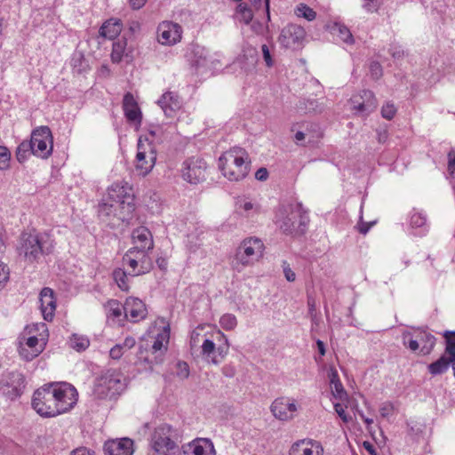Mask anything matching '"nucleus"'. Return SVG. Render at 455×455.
<instances>
[{
	"mask_svg": "<svg viewBox=\"0 0 455 455\" xmlns=\"http://www.w3.org/2000/svg\"><path fill=\"white\" fill-rule=\"evenodd\" d=\"M76 388L66 382L50 383L34 392L33 409L42 417L52 418L68 411L77 399Z\"/></svg>",
	"mask_w": 455,
	"mask_h": 455,
	"instance_id": "nucleus-1",
	"label": "nucleus"
},
{
	"mask_svg": "<svg viewBox=\"0 0 455 455\" xmlns=\"http://www.w3.org/2000/svg\"><path fill=\"white\" fill-rule=\"evenodd\" d=\"M174 129L172 124H153L150 125L148 135L139 138L135 158V168L139 175L146 176L152 171L157 156L155 142L162 143L169 140Z\"/></svg>",
	"mask_w": 455,
	"mask_h": 455,
	"instance_id": "nucleus-2",
	"label": "nucleus"
},
{
	"mask_svg": "<svg viewBox=\"0 0 455 455\" xmlns=\"http://www.w3.org/2000/svg\"><path fill=\"white\" fill-rule=\"evenodd\" d=\"M134 211L133 190L125 181L113 183L108 188V201L99 204L100 217L113 216L121 222H128Z\"/></svg>",
	"mask_w": 455,
	"mask_h": 455,
	"instance_id": "nucleus-3",
	"label": "nucleus"
},
{
	"mask_svg": "<svg viewBox=\"0 0 455 455\" xmlns=\"http://www.w3.org/2000/svg\"><path fill=\"white\" fill-rule=\"evenodd\" d=\"M170 340L169 325L161 323L150 326L141 338L139 358L150 366L164 361Z\"/></svg>",
	"mask_w": 455,
	"mask_h": 455,
	"instance_id": "nucleus-4",
	"label": "nucleus"
},
{
	"mask_svg": "<svg viewBox=\"0 0 455 455\" xmlns=\"http://www.w3.org/2000/svg\"><path fill=\"white\" fill-rule=\"evenodd\" d=\"M52 249L53 243L47 234L33 231L20 235L17 251L26 262L33 264L43 255L51 253Z\"/></svg>",
	"mask_w": 455,
	"mask_h": 455,
	"instance_id": "nucleus-5",
	"label": "nucleus"
},
{
	"mask_svg": "<svg viewBox=\"0 0 455 455\" xmlns=\"http://www.w3.org/2000/svg\"><path fill=\"white\" fill-rule=\"evenodd\" d=\"M179 435L168 424L157 426L148 439V455H179Z\"/></svg>",
	"mask_w": 455,
	"mask_h": 455,
	"instance_id": "nucleus-6",
	"label": "nucleus"
},
{
	"mask_svg": "<svg viewBox=\"0 0 455 455\" xmlns=\"http://www.w3.org/2000/svg\"><path fill=\"white\" fill-rule=\"evenodd\" d=\"M219 168L222 174L231 181L244 179L250 169L247 152L242 148H233L219 158Z\"/></svg>",
	"mask_w": 455,
	"mask_h": 455,
	"instance_id": "nucleus-7",
	"label": "nucleus"
},
{
	"mask_svg": "<svg viewBox=\"0 0 455 455\" xmlns=\"http://www.w3.org/2000/svg\"><path fill=\"white\" fill-rule=\"evenodd\" d=\"M309 218L300 204L290 205L279 211L276 224L283 233L292 236L306 232Z\"/></svg>",
	"mask_w": 455,
	"mask_h": 455,
	"instance_id": "nucleus-8",
	"label": "nucleus"
},
{
	"mask_svg": "<svg viewBox=\"0 0 455 455\" xmlns=\"http://www.w3.org/2000/svg\"><path fill=\"white\" fill-rule=\"evenodd\" d=\"M126 387V379L118 371L108 370L94 383L93 394L98 399H112L119 395Z\"/></svg>",
	"mask_w": 455,
	"mask_h": 455,
	"instance_id": "nucleus-9",
	"label": "nucleus"
},
{
	"mask_svg": "<svg viewBox=\"0 0 455 455\" xmlns=\"http://www.w3.org/2000/svg\"><path fill=\"white\" fill-rule=\"evenodd\" d=\"M264 244L259 238L244 239L237 248L233 266L239 270V266L246 267L258 261L263 254Z\"/></svg>",
	"mask_w": 455,
	"mask_h": 455,
	"instance_id": "nucleus-10",
	"label": "nucleus"
},
{
	"mask_svg": "<svg viewBox=\"0 0 455 455\" xmlns=\"http://www.w3.org/2000/svg\"><path fill=\"white\" fill-rule=\"evenodd\" d=\"M149 252L138 247H132L126 251L123 263L130 268V275L138 276L150 271L153 265Z\"/></svg>",
	"mask_w": 455,
	"mask_h": 455,
	"instance_id": "nucleus-11",
	"label": "nucleus"
},
{
	"mask_svg": "<svg viewBox=\"0 0 455 455\" xmlns=\"http://www.w3.org/2000/svg\"><path fill=\"white\" fill-rule=\"evenodd\" d=\"M25 388L24 376L18 371H10L0 379V395L7 400L14 401L19 398Z\"/></svg>",
	"mask_w": 455,
	"mask_h": 455,
	"instance_id": "nucleus-12",
	"label": "nucleus"
},
{
	"mask_svg": "<svg viewBox=\"0 0 455 455\" xmlns=\"http://www.w3.org/2000/svg\"><path fill=\"white\" fill-rule=\"evenodd\" d=\"M33 146V155L41 158H48L52 152V134L48 126H40L31 133L29 140Z\"/></svg>",
	"mask_w": 455,
	"mask_h": 455,
	"instance_id": "nucleus-13",
	"label": "nucleus"
},
{
	"mask_svg": "<svg viewBox=\"0 0 455 455\" xmlns=\"http://www.w3.org/2000/svg\"><path fill=\"white\" fill-rule=\"evenodd\" d=\"M206 162L199 156L188 158L182 164V178L190 184H198L206 178Z\"/></svg>",
	"mask_w": 455,
	"mask_h": 455,
	"instance_id": "nucleus-14",
	"label": "nucleus"
},
{
	"mask_svg": "<svg viewBox=\"0 0 455 455\" xmlns=\"http://www.w3.org/2000/svg\"><path fill=\"white\" fill-rule=\"evenodd\" d=\"M306 36L305 29L296 24H289L280 33L278 42L286 49L297 50L302 46Z\"/></svg>",
	"mask_w": 455,
	"mask_h": 455,
	"instance_id": "nucleus-15",
	"label": "nucleus"
},
{
	"mask_svg": "<svg viewBox=\"0 0 455 455\" xmlns=\"http://www.w3.org/2000/svg\"><path fill=\"white\" fill-rule=\"evenodd\" d=\"M270 409L275 418L288 421L294 418L298 406L291 398L279 397L272 403Z\"/></svg>",
	"mask_w": 455,
	"mask_h": 455,
	"instance_id": "nucleus-16",
	"label": "nucleus"
},
{
	"mask_svg": "<svg viewBox=\"0 0 455 455\" xmlns=\"http://www.w3.org/2000/svg\"><path fill=\"white\" fill-rule=\"evenodd\" d=\"M190 65L196 69L208 68L214 65V59L205 47L196 44L187 55Z\"/></svg>",
	"mask_w": 455,
	"mask_h": 455,
	"instance_id": "nucleus-17",
	"label": "nucleus"
},
{
	"mask_svg": "<svg viewBox=\"0 0 455 455\" xmlns=\"http://www.w3.org/2000/svg\"><path fill=\"white\" fill-rule=\"evenodd\" d=\"M179 455H216L213 443L208 438H196L181 446Z\"/></svg>",
	"mask_w": 455,
	"mask_h": 455,
	"instance_id": "nucleus-18",
	"label": "nucleus"
},
{
	"mask_svg": "<svg viewBox=\"0 0 455 455\" xmlns=\"http://www.w3.org/2000/svg\"><path fill=\"white\" fill-rule=\"evenodd\" d=\"M157 33L160 44L172 45L180 41L182 29L177 23L164 21L159 25Z\"/></svg>",
	"mask_w": 455,
	"mask_h": 455,
	"instance_id": "nucleus-19",
	"label": "nucleus"
},
{
	"mask_svg": "<svg viewBox=\"0 0 455 455\" xmlns=\"http://www.w3.org/2000/svg\"><path fill=\"white\" fill-rule=\"evenodd\" d=\"M353 109L362 115H369L377 107V100L371 91L363 90L351 99Z\"/></svg>",
	"mask_w": 455,
	"mask_h": 455,
	"instance_id": "nucleus-20",
	"label": "nucleus"
},
{
	"mask_svg": "<svg viewBox=\"0 0 455 455\" xmlns=\"http://www.w3.org/2000/svg\"><path fill=\"white\" fill-rule=\"evenodd\" d=\"M40 309L45 321H52L56 310V299L54 291L49 287H44L39 294Z\"/></svg>",
	"mask_w": 455,
	"mask_h": 455,
	"instance_id": "nucleus-21",
	"label": "nucleus"
},
{
	"mask_svg": "<svg viewBox=\"0 0 455 455\" xmlns=\"http://www.w3.org/2000/svg\"><path fill=\"white\" fill-rule=\"evenodd\" d=\"M124 313L128 320L137 323L146 317L147 309L141 299L131 297L124 304Z\"/></svg>",
	"mask_w": 455,
	"mask_h": 455,
	"instance_id": "nucleus-22",
	"label": "nucleus"
},
{
	"mask_svg": "<svg viewBox=\"0 0 455 455\" xmlns=\"http://www.w3.org/2000/svg\"><path fill=\"white\" fill-rule=\"evenodd\" d=\"M157 104L167 117H174L182 107V101L179 95L173 92H164L157 100Z\"/></svg>",
	"mask_w": 455,
	"mask_h": 455,
	"instance_id": "nucleus-23",
	"label": "nucleus"
},
{
	"mask_svg": "<svg viewBox=\"0 0 455 455\" xmlns=\"http://www.w3.org/2000/svg\"><path fill=\"white\" fill-rule=\"evenodd\" d=\"M291 455H323L322 444L312 439H303L296 442L291 448Z\"/></svg>",
	"mask_w": 455,
	"mask_h": 455,
	"instance_id": "nucleus-24",
	"label": "nucleus"
},
{
	"mask_svg": "<svg viewBox=\"0 0 455 455\" xmlns=\"http://www.w3.org/2000/svg\"><path fill=\"white\" fill-rule=\"evenodd\" d=\"M133 441L130 438L108 441L104 444L105 455H132Z\"/></svg>",
	"mask_w": 455,
	"mask_h": 455,
	"instance_id": "nucleus-25",
	"label": "nucleus"
},
{
	"mask_svg": "<svg viewBox=\"0 0 455 455\" xmlns=\"http://www.w3.org/2000/svg\"><path fill=\"white\" fill-rule=\"evenodd\" d=\"M132 247L143 249L151 251L154 248L153 236L148 228L146 227H139L132 231Z\"/></svg>",
	"mask_w": 455,
	"mask_h": 455,
	"instance_id": "nucleus-26",
	"label": "nucleus"
},
{
	"mask_svg": "<svg viewBox=\"0 0 455 455\" xmlns=\"http://www.w3.org/2000/svg\"><path fill=\"white\" fill-rule=\"evenodd\" d=\"M44 345V342L39 343L36 336H31L27 339L25 344L20 343L19 353L26 361H31L43 352Z\"/></svg>",
	"mask_w": 455,
	"mask_h": 455,
	"instance_id": "nucleus-27",
	"label": "nucleus"
},
{
	"mask_svg": "<svg viewBox=\"0 0 455 455\" xmlns=\"http://www.w3.org/2000/svg\"><path fill=\"white\" fill-rule=\"evenodd\" d=\"M123 108L127 120L135 124L141 123V111L131 92H127L123 100Z\"/></svg>",
	"mask_w": 455,
	"mask_h": 455,
	"instance_id": "nucleus-28",
	"label": "nucleus"
},
{
	"mask_svg": "<svg viewBox=\"0 0 455 455\" xmlns=\"http://www.w3.org/2000/svg\"><path fill=\"white\" fill-rule=\"evenodd\" d=\"M123 24L120 20L110 19L103 23L100 28V35L107 39H115L122 31Z\"/></svg>",
	"mask_w": 455,
	"mask_h": 455,
	"instance_id": "nucleus-29",
	"label": "nucleus"
},
{
	"mask_svg": "<svg viewBox=\"0 0 455 455\" xmlns=\"http://www.w3.org/2000/svg\"><path fill=\"white\" fill-rule=\"evenodd\" d=\"M331 33L347 44H353L355 40L350 29L340 22H334L330 26Z\"/></svg>",
	"mask_w": 455,
	"mask_h": 455,
	"instance_id": "nucleus-30",
	"label": "nucleus"
},
{
	"mask_svg": "<svg viewBox=\"0 0 455 455\" xmlns=\"http://www.w3.org/2000/svg\"><path fill=\"white\" fill-rule=\"evenodd\" d=\"M418 338L419 341V354L426 355H429L433 350L436 339L431 333L427 331H418Z\"/></svg>",
	"mask_w": 455,
	"mask_h": 455,
	"instance_id": "nucleus-31",
	"label": "nucleus"
},
{
	"mask_svg": "<svg viewBox=\"0 0 455 455\" xmlns=\"http://www.w3.org/2000/svg\"><path fill=\"white\" fill-rule=\"evenodd\" d=\"M202 355L208 363L218 364L220 362L216 355L215 343L209 339H205L202 344Z\"/></svg>",
	"mask_w": 455,
	"mask_h": 455,
	"instance_id": "nucleus-32",
	"label": "nucleus"
},
{
	"mask_svg": "<svg viewBox=\"0 0 455 455\" xmlns=\"http://www.w3.org/2000/svg\"><path fill=\"white\" fill-rule=\"evenodd\" d=\"M253 12L246 3H239L235 8V19L239 22L249 25L253 19Z\"/></svg>",
	"mask_w": 455,
	"mask_h": 455,
	"instance_id": "nucleus-33",
	"label": "nucleus"
},
{
	"mask_svg": "<svg viewBox=\"0 0 455 455\" xmlns=\"http://www.w3.org/2000/svg\"><path fill=\"white\" fill-rule=\"evenodd\" d=\"M113 279L120 290L128 291L130 289L128 274L122 268H117L113 271Z\"/></svg>",
	"mask_w": 455,
	"mask_h": 455,
	"instance_id": "nucleus-34",
	"label": "nucleus"
},
{
	"mask_svg": "<svg viewBox=\"0 0 455 455\" xmlns=\"http://www.w3.org/2000/svg\"><path fill=\"white\" fill-rule=\"evenodd\" d=\"M127 42L125 39H118L116 42L113 43L112 52H111V60L113 62L118 63L122 60L125 49H126Z\"/></svg>",
	"mask_w": 455,
	"mask_h": 455,
	"instance_id": "nucleus-35",
	"label": "nucleus"
},
{
	"mask_svg": "<svg viewBox=\"0 0 455 455\" xmlns=\"http://www.w3.org/2000/svg\"><path fill=\"white\" fill-rule=\"evenodd\" d=\"M30 155H33V146L29 140L22 141L16 149V158L19 163H24Z\"/></svg>",
	"mask_w": 455,
	"mask_h": 455,
	"instance_id": "nucleus-36",
	"label": "nucleus"
},
{
	"mask_svg": "<svg viewBox=\"0 0 455 455\" xmlns=\"http://www.w3.org/2000/svg\"><path fill=\"white\" fill-rule=\"evenodd\" d=\"M403 344L411 352H417L420 349L418 334L414 335L410 331H404L402 335Z\"/></svg>",
	"mask_w": 455,
	"mask_h": 455,
	"instance_id": "nucleus-37",
	"label": "nucleus"
},
{
	"mask_svg": "<svg viewBox=\"0 0 455 455\" xmlns=\"http://www.w3.org/2000/svg\"><path fill=\"white\" fill-rule=\"evenodd\" d=\"M90 345L89 339L84 336L73 334L69 339V346L76 351H84Z\"/></svg>",
	"mask_w": 455,
	"mask_h": 455,
	"instance_id": "nucleus-38",
	"label": "nucleus"
},
{
	"mask_svg": "<svg viewBox=\"0 0 455 455\" xmlns=\"http://www.w3.org/2000/svg\"><path fill=\"white\" fill-rule=\"evenodd\" d=\"M105 307L107 314L116 318L120 317L124 312V305L116 299L108 300L105 305Z\"/></svg>",
	"mask_w": 455,
	"mask_h": 455,
	"instance_id": "nucleus-39",
	"label": "nucleus"
},
{
	"mask_svg": "<svg viewBox=\"0 0 455 455\" xmlns=\"http://www.w3.org/2000/svg\"><path fill=\"white\" fill-rule=\"evenodd\" d=\"M220 324L226 331H231L237 325V320L234 315L225 314L220 317Z\"/></svg>",
	"mask_w": 455,
	"mask_h": 455,
	"instance_id": "nucleus-40",
	"label": "nucleus"
},
{
	"mask_svg": "<svg viewBox=\"0 0 455 455\" xmlns=\"http://www.w3.org/2000/svg\"><path fill=\"white\" fill-rule=\"evenodd\" d=\"M296 14L311 21L315 19V12L306 4H300L296 9Z\"/></svg>",
	"mask_w": 455,
	"mask_h": 455,
	"instance_id": "nucleus-41",
	"label": "nucleus"
},
{
	"mask_svg": "<svg viewBox=\"0 0 455 455\" xmlns=\"http://www.w3.org/2000/svg\"><path fill=\"white\" fill-rule=\"evenodd\" d=\"M11 153L4 146H0V170L5 171L10 167Z\"/></svg>",
	"mask_w": 455,
	"mask_h": 455,
	"instance_id": "nucleus-42",
	"label": "nucleus"
},
{
	"mask_svg": "<svg viewBox=\"0 0 455 455\" xmlns=\"http://www.w3.org/2000/svg\"><path fill=\"white\" fill-rule=\"evenodd\" d=\"M426 216L418 212H413L410 217V224L412 228H420L426 224Z\"/></svg>",
	"mask_w": 455,
	"mask_h": 455,
	"instance_id": "nucleus-43",
	"label": "nucleus"
},
{
	"mask_svg": "<svg viewBox=\"0 0 455 455\" xmlns=\"http://www.w3.org/2000/svg\"><path fill=\"white\" fill-rule=\"evenodd\" d=\"M336 377L337 373H333L331 379V386L333 388L332 392L336 397L342 398V395L345 394V390L339 379H335Z\"/></svg>",
	"mask_w": 455,
	"mask_h": 455,
	"instance_id": "nucleus-44",
	"label": "nucleus"
},
{
	"mask_svg": "<svg viewBox=\"0 0 455 455\" xmlns=\"http://www.w3.org/2000/svg\"><path fill=\"white\" fill-rule=\"evenodd\" d=\"M396 114V108L391 102H387L381 108V116L387 120H391Z\"/></svg>",
	"mask_w": 455,
	"mask_h": 455,
	"instance_id": "nucleus-45",
	"label": "nucleus"
},
{
	"mask_svg": "<svg viewBox=\"0 0 455 455\" xmlns=\"http://www.w3.org/2000/svg\"><path fill=\"white\" fill-rule=\"evenodd\" d=\"M177 368V376L181 379H185L188 378L189 376V367L188 364L185 362H178L176 364Z\"/></svg>",
	"mask_w": 455,
	"mask_h": 455,
	"instance_id": "nucleus-46",
	"label": "nucleus"
},
{
	"mask_svg": "<svg viewBox=\"0 0 455 455\" xmlns=\"http://www.w3.org/2000/svg\"><path fill=\"white\" fill-rule=\"evenodd\" d=\"M9 267L4 263H0V290L4 288L5 283L9 281Z\"/></svg>",
	"mask_w": 455,
	"mask_h": 455,
	"instance_id": "nucleus-47",
	"label": "nucleus"
},
{
	"mask_svg": "<svg viewBox=\"0 0 455 455\" xmlns=\"http://www.w3.org/2000/svg\"><path fill=\"white\" fill-rule=\"evenodd\" d=\"M448 172L451 178L455 179V148L448 153Z\"/></svg>",
	"mask_w": 455,
	"mask_h": 455,
	"instance_id": "nucleus-48",
	"label": "nucleus"
},
{
	"mask_svg": "<svg viewBox=\"0 0 455 455\" xmlns=\"http://www.w3.org/2000/svg\"><path fill=\"white\" fill-rule=\"evenodd\" d=\"M381 4V0H363V7L369 12H376L379 5Z\"/></svg>",
	"mask_w": 455,
	"mask_h": 455,
	"instance_id": "nucleus-49",
	"label": "nucleus"
},
{
	"mask_svg": "<svg viewBox=\"0 0 455 455\" xmlns=\"http://www.w3.org/2000/svg\"><path fill=\"white\" fill-rule=\"evenodd\" d=\"M283 275L288 282H294L296 275L293 270L290 267V265L286 261H283Z\"/></svg>",
	"mask_w": 455,
	"mask_h": 455,
	"instance_id": "nucleus-50",
	"label": "nucleus"
},
{
	"mask_svg": "<svg viewBox=\"0 0 455 455\" xmlns=\"http://www.w3.org/2000/svg\"><path fill=\"white\" fill-rule=\"evenodd\" d=\"M370 72L374 79H379L382 76V68L379 62L372 61L370 65Z\"/></svg>",
	"mask_w": 455,
	"mask_h": 455,
	"instance_id": "nucleus-51",
	"label": "nucleus"
},
{
	"mask_svg": "<svg viewBox=\"0 0 455 455\" xmlns=\"http://www.w3.org/2000/svg\"><path fill=\"white\" fill-rule=\"evenodd\" d=\"M124 352L125 351L124 350L122 346L120 344H116L110 349L109 355L112 359L117 360L122 357Z\"/></svg>",
	"mask_w": 455,
	"mask_h": 455,
	"instance_id": "nucleus-52",
	"label": "nucleus"
},
{
	"mask_svg": "<svg viewBox=\"0 0 455 455\" xmlns=\"http://www.w3.org/2000/svg\"><path fill=\"white\" fill-rule=\"evenodd\" d=\"M261 51H262L263 59L266 62V65L267 67H272L274 64V61H273L268 46L267 44H263L261 46Z\"/></svg>",
	"mask_w": 455,
	"mask_h": 455,
	"instance_id": "nucleus-53",
	"label": "nucleus"
},
{
	"mask_svg": "<svg viewBox=\"0 0 455 455\" xmlns=\"http://www.w3.org/2000/svg\"><path fill=\"white\" fill-rule=\"evenodd\" d=\"M334 410L343 422L347 423L350 421L351 418L347 416L340 403H335Z\"/></svg>",
	"mask_w": 455,
	"mask_h": 455,
	"instance_id": "nucleus-54",
	"label": "nucleus"
},
{
	"mask_svg": "<svg viewBox=\"0 0 455 455\" xmlns=\"http://www.w3.org/2000/svg\"><path fill=\"white\" fill-rule=\"evenodd\" d=\"M392 411H393V405L389 403H385L381 404V406L379 408L380 415L383 418L388 417Z\"/></svg>",
	"mask_w": 455,
	"mask_h": 455,
	"instance_id": "nucleus-55",
	"label": "nucleus"
},
{
	"mask_svg": "<svg viewBox=\"0 0 455 455\" xmlns=\"http://www.w3.org/2000/svg\"><path fill=\"white\" fill-rule=\"evenodd\" d=\"M136 344V341L134 339V338L132 337H126L125 339L124 340L123 343H121L120 345L122 346V347L124 348V351H127L131 348H132Z\"/></svg>",
	"mask_w": 455,
	"mask_h": 455,
	"instance_id": "nucleus-56",
	"label": "nucleus"
},
{
	"mask_svg": "<svg viewBox=\"0 0 455 455\" xmlns=\"http://www.w3.org/2000/svg\"><path fill=\"white\" fill-rule=\"evenodd\" d=\"M308 314L314 319L315 317V301L313 298L307 299Z\"/></svg>",
	"mask_w": 455,
	"mask_h": 455,
	"instance_id": "nucleus-57",
	"label": "nucleus"
},
{
	"mask_svg": "<svg viewBox=\"0 0 455 455\" xmlns=\"http://www.w3.org/2000/svg\"><path fill=\"white\" fill-rule=\"evenodd\" d=\"M267 177H268V172L266 168H259L255 173V178L258 180H266L267 179Z\"/></svg>",
	"mask_w": 455,
	"mask_h": 455,
	"instance_id": "nucleus-58",
	"label": "nucleus"
},
{
	"mask_svg": "<svg viewBox=\"0 0 455 455\" xmlns=\"http://www.w3.org/2000/svg\"><path fill=\"white\" fill-rule=\"evenodd\" d=\"M148 0H129L130 5L133 10H140L142 8Z\"/></svg>",
	"mask_w": 455,
	"mask_h": 455,
	"instance_id": "nucleus-59",
	"label": "nucleus"
},
{
	"mask_svg": "<svg viewBox=\"0 0 455 455\" xmlns=\"http://www.w3.org/2000/svg\"><path fill=\"white\" fill-rule=\"evenodd\" d=\"M70 455H93V453L88 449L82 447L74 450Z\"/></svg>",
	"mask_w": 455,
	"mask_h": 455,
	"instance_id": "nucleus-60",
	"label": "nucleus"
},
{
	"mask_svg": "<svg viewBox=\"0 0 455 455\" xmlns=\"http://www.w3.org/2000/svg\"><path fill=\"white\" fill-rule=\"evenodd\" d=\"M374 223H368V222H363V221H361L360 224H359V231L360 233L362 234H366L371 227L373 225Z\"/></svg>",
	"mask_w": 455,
	"mask_h": 455,
	"instance_id": "nucleus-61",
	"label": "nucleus"
},
{
	"mask_svg": "<svg viewBox=\"0 0 455 455\" xmlns=\"http://www.w3.org/2000/svg\"><path fill=\"white\" fill-rule=\"evenodd\" d=\"M363 446L370 453V455H377L374 446L370 442H363Z\"/></svg>",
	"mask_w": 455,
	"mask_h": 455,
	"instance_id": "nucleus-62",
	"label": "nucleus"
},
{
	"mask_svg": "<svg viewBox=\"0 0 455 455\" xmlns=\"http://www.w3.org/2000/svg\"><path fill=\"white\" fill-rule=\"evenodd\" d=\"M305 133L303 132H297L295 133V141L298 145H303L305 140Z\"/></svg>",
	"mask_w": 455,
	"mask_h": 455,
	"instance_id": "nucleus-63",
	"label": "nucleus"
},
{
	"mask_svg": "<svg viewBox=\"0 0 455 455\" xmlns=\"http://www.w3.org/2000/svg\"><path fill=\"white\" fill-rule=\"evenodd\" d=\"M241 208L245 212H248L251 210L254 209V205L251 202H244L242 205H241Z\"/></svg>",
	"mask_w": 455,
	"mask_h": 455,
	"instance_id": "nucleus-64",
	"label": "nucleus"
}]
</instances>
